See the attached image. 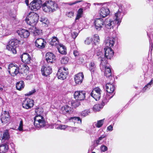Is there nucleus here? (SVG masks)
I'll list each match as a JSON object with an SVG mask.
<instances>
[{
  "mask_svg": "<svg viewBox=\"0 0 153 153\" xmlns=\"http://www.w3.org/2000/svg\"><path fill=\"white\" fill-rule=\"evenodd\" d=\"M116 41V38L115 37H107L105 39L104 44L107 48H104V52L105 54L103 55L101 52L102 49L100 48L99 52L96 53L97 55L98 56V59L99 60V58L101 57H102L103 55L107 59H110L113 57L114 52L113 50L110 48L114 46L115 42Z\"/></svg>",
  "mask_w": 153,
  "mask_h": 153,
  "instance_id": "1",
  "label": "nucleus"
},
{
  "mask_svg": "<svg viewBox=\"0 0 153 153\" xmlns=\"http://www.w3.org/2000/svg\"><path fill=\"white\" fill-rule=\"evenodd\" d=\"M29 68L27 66L23 67L21 69V71L19 70V67L16 64L13 63L10 64L8 67V71L9 73L12 76H14L18 73H27L28 72Z\"/></svg>",
  "mask_w": 153,
  "mask_h": 153,
  "instance_id": "2",
  "label": "nucleus"
},
{
  "mask_svg": "<svg viewBox=\"0 0 153 153\" xmlns=\"http://www.w3.org/2000/svg\"><path fill=\"white\" fill-rule=\"evenodd\" d=\"M104 56L102 55V57H101L99 58V61L100 62V66L101 68L105 69V75L108 78V80L110 81L114 80V77L112 76L111 69L108 67L107 65V61L106 59L104 58Z\"/></svg>",
  "mask_w": 153,
  "mask_h": 153,
  "instance_id": "3",
  "label": "nucleus"
},
{
  "mask_svg": "<svg viewBox=\"0 0 153 153\" xmlns=\"http://www.w3.org/2000/svg\"><path fill=\"white\" fill-rule=\"evenodd\" d=\"M39 19V16L37 14L30 12L26 16L25 21L27 25L34 26L38 22Z\"/></svg>",
  "mask_w": 153,
  "mask_h": 153,
  "instance_id": "4",
  "label": "nucleus"
},
{
  "mask_svg": "<svg viewBox=\"0 0 153 153\" xmlns=\"http://www.w3.org/2000/svg\"><path fill=\"white\" fill-rule=\"evenodd\" d=\"M34 124L37 129L45 126L46 123L44 117L41 115H36L34 118Z\"/></svg>",
  "mask_w": 153,
  "mask_h": 153,
  "instance_id": "5",
  "label": "nucleus"
},
{
  "mask_svg": "<svg viewBox=\"0 0 153 153\" xmlns=\"http://www.w3.org/2000/svg\"><path fill=\"white\" fill-rule=\"evenodd\" d=\"M125 14V9L124 7L122 5L120 6L119 7L117 12L115 14L114 18V21L117 23V27L120 25L121 20Z\"/></svg>",
  "mask_w": 153,
  "mask_h": 153,
  "instance_id": "6",
  "label": "nucleus"
},
{
  "mask_svg": "<svg viewBox=\"0 0 153 153\" xmlns=\"http://www.w3.org/2000/svg\"><path fill=\"white\" fill-rule=\"evenodd\" d=\"M19 42V41L17 39H12L9 42L6 48L13 54H16L17 52L16 48L18 46Z\"/></svg>",
  "mask_w": 153,
  "mask_h": 153,
  "instance_id": "7",
  "label": "nucleus"
},
{
  "mask_svg": "<svg viewBox=\"0 0 153 153\" xmlns=\"http://www.w3.org/2000/svg\"><path fill=\"white\" fill-rule=\"evenodd\" d=\"M55 5H56L53 1H47L42 5V7L44 11L46 12H53L55 10Z\"/></svg>",
  "mask_w": 153,
  "mask_h": 153,
  "instance_id": "8",
  "label": "nucleus"
},
{
  "mask_svg": "<svg viewBox=\"0 0 153 153\" xmlns=\"http://www.w3.org/2000/svg\"><path fill=\"white\" fill-rule=\"evenodd\" d=\"M96 5H102V7L100 11V15L101 17L104 18L107 16L110 13V10L108 7V5L106 4L102 3H94Z\"/></svg>",
  "mask_w": 153,
  "mask_h": 153,
  "instance_id": "9",
  "label": "nucleus"
},
{
  "mask_svg": "<svg viewBox=\"0 0 153 153\" xmlns=\"http://www.w3.org/2000/svg\"><path fill=\"white\" fill-rule=\"evenodd\" d=\"M116 25L117 23L114 21L110 19H107L104 21V26L105 30L108 31H112L113 28Z\"/></svg>",
  "mask_w": 153,
  "mask_h": 153,
  "instance_id": "10",
  "label": "nucleus"
},
{
  "mask_svg": "<svg viewBox=\"0 0 153 153\" xmlns=\"http://www.w3.org/2000/svg\"><path fill=\"white\" fill-rule=\"evenodd\" d=\"M68 74L67 68L63 67L59 69L57 74L58 79L64 80L66 78Z\"/></svg>",
  "mask_w": 153,
  "mask_h": 153,
  "instance_id": "11",
  "label": "nucleus"
},
{
  "mask_svg": "<svg viewBox=\"0 0 153 153\" xmlns=\"http://www.w3.org/2000/svg\"><path fill=\"white\" fill-rule=\"evenodd\" d=\"M112 97V96L111 98H110L108 97H105L104 96L102 100V103L101 104H97L95 105L93 108V111L94 112L99 111L100 109L103 108L104 105L108 102V100Z\"/></svg>",
  "mask_w": 153,
  "mask_h": 153,
  "instance_id": "12",
  "label": "nucleus"
},
{
  "mask_svg": "<svg viewBox=\"0 0 153 153\" xmlns=\"http://www.w3.org/2000/svg\"><path fill=\"white\" fill-rule=\"evenodd\" d=\"M30 5L32 10L36 11L42 6V1L41 0H34L30 3Z\"/></svg>",
  "mask_w": 153,
  "mask_h": 153,
  "instance_id": "13",
  "label": "nucleus"
},
{
  "mask_svg": "<svg viewBox=\"0 0 153 153\" xmlns=\"http://www.w3.org/2000/svg\"><path fill=\"white\" fill-rule=\"evenodd\" d=\"M102 92L101 90L99 88H95L91 91V96L96 100H98L100 99Z\"/></svg>",
  "mask_w": 153,
  "mask_h": 153,
  "instance_id": "14",
  "label": "nucleus"
},
{
  "mask_svg": "<svg viewBox=\"0 0 153 153\" xmlns=\"http://www.w3.org/2000/svg\"><path fill=\"white\" fill-rule=\"evenodd\" d=\"M94 23L95 29L97 30H101L104 26V21L101 18L96 19Z\"/></svg>",
  "mask_w": 153,
  "mask_h": 153,
  "instance_id": "15",
  "label": "nucleus"
},
{
  "mask_svg": "<svg viewBox=\"0 0 153 153\" xmlns=\"http://www.w3.org/2000/svg\"><path fill=\"white\" fill-rule=\"evenodd\" d=\"M33 105V100L29 98H26L22 102L23 107L26 109L31 108Z\"/></svg>",
  "mask_w": 153,
  "mask_h": 153,
  "instance_id": "16",
  "label": "nucleus"
},
{
  "mask_svg": "<svg viewBox=\"0 0 153 153\" xmlns=\"http://www.w3.org/2000/svg\"><path fill=\"white\" fill-rule=\"evenodd\" d=\"M85 92L84 91H76L74 94V98L78 100H82L85 99Z\"/></svg>",
  "mask_w": 153,
  "mask_h": 153,
  "instance_id": "17",
  "label": "nucleus"
},
{
  "mask_svg": "<svg viewBox=\"0 0 153 153\" xmlns=\"http://www.w3.org/2000/svg\"><path fill=\"white\" fill-rule=\"evenodd\" d=\"M17 33L21 38H27L30 35L28 31L23 28H20L17 31Z\"/></svg>",
  "mask_w": 153,
  "mask_h": 153,
  "instance_id": "18",
  "label": "nucleus"
},
{
  "mask_svg": "<svg viewBox=\"0 0 153 153\" xmlns=\"http://www.w3.org/2000/svg\"><path fill=\"white\" fill-rule=\"evenodd\" d=\"M46 43L45 40L42 38L37 39L35 42L36 46L39 48L43 49L46 45Z\"/></svg>",
  "mask_w": 153,
  "mask_h": 153,
  "instance_id": "19",
  "label": "nucleus"
},
{
  "mask_svg": "<svg viewBox=\"0 0 153 153\" xmlns=\"http://www.w3.org/2000/svg\"><path fill=\"white\" fill-rule=\"evenodd\" d=\"M22 61L26 63H30L31 58L30 56L27 53H23L20 56Z\"/></svg>",
  "mask_w": 153,
  "mask_h": 153,
  "instance_id": "20",
  "label": "nucleus"
},
{
  "mask_svg": "<svg viewBox=\"0 0 153 153\" xmlns=\"http://www.w3.org/2000/svg\"><path fill=\"white\" fill-rule=\"evenodd\" d=\"M46 60L48 63H52L55 60V56L52 53L48 52L45 56Z\"/></svg>",
  "mask_w": 153,
  "mask_h": 153,
  "instance_id": "21",
  "label": "nucleus"
},
{
  "mask_svg": "<svg viewBox=\"0 0 153 153\" xmlns=\"http://www.w3.org/2000/svg\"><path fill=\"white\" fill-rule=\"evenodd\" d=\"M74 81L76 84H81L84 79V75L82 73L76 74L74 76Z\"/></svg>",
  "mask_w": 153,
  "mask_h": 153,
  "instance_id": "22",
  "label": "nucleus"
},
{
  "mask_svg": "<svg viewBox=\"0 0 153 153\" xmlns=\"http://www.w3.org/2000/svg\"><path fill=\"white\" fill-rule=\"evenodd\" d=\"M41 72L43 75L47 76L52 73V68L49 66L43 67L41 68Z\"/></svg>",
  "mask_w": 153,
  "mask_h": 153,
  "instance_id": "23",
  "label": "nucleus"
},
{
  "mask_svg": "<svg viewBox=\"0 0 153 153\" xmlns=\"http://www.w3.org/2000/svg\"><path fill=\"white\" fill-rule=\"evenodd\" d=\"M110 82L106 84V90L107 92L110 94L112 93L114 90V86L113 84L112 80Z\"/></svg>",
  "mask_w": 153,
  "mask_h": 153,
  "instance_id": "24",
  "label": "nucleus"
},
{
  "mask_svg": "<svg viewBox=\"0 0 153 153\" xmlns=\"http://www.w3.org/2000/svg\"><path fill=\"white\" fill-rule=\"evenodd\" d=\"M1 120L2 123H6L10 120V116L9 113L6 111H5L4 114L2 115L1 117Z\"/></svg>",
  "mask_w": 153,
  "mask_h": 153,
  "instance_id": "25",
  "label": "nucleus"
},
{
  "mask_svg": "<svg viewBox=\"0 0 153 153\" xmlns=\"http://www.w3.org/2000/svg\"><path fill=\"white\" fill-rule=\"evenodd\" d=\"M10 138V135L8 130L5 131L0 136V139L2 141H4L5 140H7Z\"/></svg>",
  "mask_w": 153,
  "mask_h": 153,
  "instance_id": "26",
  "label": "nucleus"
},
{
  "mask_svg": "<svg viewBox=\"0 0 153 153\" xmlns=\"http://www.w3.org/2000/svg\"><path fill=\"white\" fill-rule=\"evenodd\" d=\"M59 52L62 54H66L67 53L66 48L63 45L59 44L57 46Z\"/></svg>",
  "mask_w": 153,
  "mask_h": 153,
  "instance_id": "27",
  "label": "nucleus"
},
{
  "mask_svg": "<svg viewBox=\"0 0 153 153\" xmlns=\"http://www.w3.org/2000/svg\"><path fill=\"white\" fill-rule=\"evenodd\" d=\"M8 149V145L6 144L0 145V153H4L7 152Z\"/></svg>",
  "mask_w": 153,
  "mask_h": 153,
  "instance_id": "28",
  "label": "nucleus"
},
{
  "mask_svg": "<svg viewBox=\"0 0 153 153\" xmlns=\"http://www.w3.org/2000/svg\"><path fill=\"white\" fill-rule=\"evenodd\" d=\"M50 44L52 46H57L59 44L58 39L57 37L53 36L51 38V40L50 42Z\"/></svg>",
  "mask_w": 153,
  "mask_h": 153,
  "instance_id": "29",
  "label": "nucleus"
},
{
  "mask_svg": "<svg viewBox=\"0 0 153 153\" xmlns=\"http://www.w3.org/2000/svg\"><path fill=\"white\" fill-rule=\"evenodd\" d=\"M70 122H72L74 123H77L81 124L82 123V120L79 117H72L70 118L69 119Z\"/></svg>",
  "mask_w": 153,
  "mask_h": 153,
  "instance_id": "30",
  "label": "nucleus"
},
{
  "mask_svg": "<svg viewBox=\"0 0 153 153\" xmlns=\"http://www.w3.org/2000/svg\"><path fill=\"white\" fill-rule=\"evenodd\" d=\"M89 69L91 71V74L94 73L96 69V65L93 62H91L89 65Z\"/></svg>",
  "mask_w": 153,
  "mask_h": 153,
  "instance_id": "31",
  "label": "nucleus"
},
{
  "mask_svg": "<svg viewBox=\"0 0 153 153\" xmlns=\"http://www.w3.org/2000/svg\"><path fill=\"white\" fill-rule=\"evenodd\" d=\"M24 82L22 81H20L16 83V87L17 90L20 91L24 88Z\"/></svg>",
  "mask_w": 153,
  "mask_h": 153,
  "instance_id": "32",
  "label": "nucleus"
},
{
  "mask_svg": "<svg viewBox=\"0 0 153 153\" xmlns=\"http://www.w3.org/2000/svg\"><path fill=\"white\" fill-rule=\"evenodd\" d=\"M92 42L94 44V45H96L97 44H99V43L100 41L99 37V36L97 34H95L93 39H92Z\"/></svg>",
  "mask_w": 153,
  "mask_h": 153,
  "instance_id": "33",
  "label": "nucleus"
},
{
  "mask_svg": "<svg viewBox=\"0 0 153 153\" xmlns=\"http://www.w3.org/2000/svg\"><path fill=\"white\" fill-rule=\"evenodd\" d=\"M71 106L73 108H76L80 105L79 100H72L71 101Z\"/></svg>",
  "mask_w": 153,
  "mask_h": 153,
  "instance_id": "34",
  "label": "nucleus"
},
{
  "mask_svg": "<svg viewBox=\"0 0 153 153\" xmlns=\"http://www.w3.org/2000/svg\"><path fill=\"white\" fill-rule=\"evenodd\" d=\"M91 113V110L90 109H85L84 110L82 111L81 112V115L83 117H85L88 115H89V114Z\"/></svg>",
  "mask_w": 153,
  "mask_h": 153,
  "instance_id": "35",
  "label": "nucleus"
},
{
  "mask_svg": "<svg viewBox=\"0 0 153 153\" xmlns=\"http://www.w3.org/2000/svg\"><path fill=\"white\" fill-rule=\"evenodd\" d=\"M104 120L105 119H103L100 120H98L97 123H95V126L98 128L101 127L102 126L104 123Z\"/></svg>",
  "mask_w": 153,
  "mask_h": 153,
  "instance_id": "36",
  "label": "nucleus"
},
{
  "mask_svg": "<svg viewBox=\"0 0 153 153\" xmlns=\"http://www.w3.org/2000/svg\"><path fill=\"white\" fill-rule=\"evenodd\" d=\"M69 61V58L68 57L65 56L62 58L61 60V62L62 64H67Z\"/></svg>",
  "mask_w": 153,
  "mask_h": 153,
  "instance_id": "37",
  "label": "nucleus"
},
{
  "mask_svg": "<svg viewBox=\"0 0 153 153\" xmlns=\"http://www.w3.org/2000/svg\"><path fill=\"white\" fill-rule=\"evenodd\" d=\"M94 55V53L91 50L87 51L85 53V56H86L88 58H90L92 57Z\"/></svg>",
  "mask_w": 153,
  "mask_h": 153,
  "instance_id": "38",
  "label": "nucleus"
},
{
  "mask_svg": "<svg viewBox=\"0 0 153 153\" xmlns=\"http://www.w3.org/2000/svg\"><path fill=\"white\" fill-rule=\"evenodd\" d=\"M79 58L77 61V62L79 64H82L84 62V58L85 57V55H80L79 56Z\"/></svg>",
  "mask_w": 153,
  "mask_h": 153,
  "instance_id": "39",
  "label": "nucleus"
},
{
  "mask_svg": "<svg viewBox=\"0 0 153 153\" xmlns=\"http://www.w3.org/2000/svg\"><path fill=\"white\" fill-rule=\"evenodd\" d=\"M43 112V109L41 108H38L35 110V113H36V115H41Z\"/></svg>",
  "mask_w": 153,
  "mask_h": 153,
  "instance_id": "40",
  "label": "nucleus"
},
{
  "mask_svg": "<svg viewBox=\"0 0 153 153\" xmlns=\"http://www.w3.org/2000/svg\"><path fill=\"white\" fill-rule=\"evenodd\" d=\"M151 87V86L148 83L143 88V89L142 90V91L143 92H145L147 90H148Z\"/></svg>",
  "mask_w": 153,
  "mask_h": 153,
  "instance_id": "41",
  "label": "nucleus"
},
{
  "mask_svg": "<svg viewBox=\"0 0 153 153\" xmlns=\"http://www.w3.org/2000/svg\"><path fill=\"white\" fill-rule=\"evenodd\" d=\"M23 120L22 119H21L19 123V126L18 128V129L19 131H21L23 130Z\"/></svg>",
  "mask_w": 153,
  "mask_h": 153,
  "instance_id": "42",
  "label": "nucleus"
},
{
  "mask_svg": "<svg viewBox=\"0 0 153 153\" xmlns=\"http://www.w3.org/2000/svg\"><path fill=\"white\" fill-rule=\"evenodd\" d=\"M40 21L41 22H42L46 25L48 24L49 23V21L48 19L44 17H42L41 18Z\"/></svg>",
  "mask_w": 153,
  "mask_h": 153,
  "instance_id": "43",
  "label": "nucleus"
},
{
  "mask_svg": "<svg viewBox=\"0 0 153 153\" xmlns=\"http://www.w3.org/2000/svg\"><path fill=\"white\" fill-rule=\"evenodd\" d=\"M92 42V38L90 37H88L86 38L85 41V43L87 45H89Z\"/></svg>",
  "mask_w": 153,
  "mask_h": 153,
  "instance_id": "44",
  "label": "nucleus"
},
{
  "mask_svg": "<svg viewBox=\"0 0 153 153\" xmlns=\"http://www.w3.org/2000/svg\"><path fill=\"white\" fill-rule=\"evenodd\" d=\"M66 114H69L72 113V111L71 110V108L67 105H65Z\"/></svg>",
  "mask_w": 153,
  "mask_h": 153,
  "instance_id": "45",
  "label": "nucleus"
},
{
  "mask_svg": "<svg viewBox=\"0 0 153 153\" xmlns=\"http://www.w3.org/2000/svg\"><path fill=\"white\" fill-rule=\"evenodd\" d=\"M36 30L34 32V33L35 35H40L42 32V30L35 28Z\"/></svg>",
  "mask_w": 153,
  "mask_h": 153,
  "instance_id": "46",
  "label": "nucleus"
},
{
  "mask_svg": "<svg viewBox=\"0 0 153 153\" xmlns=\"http://www.w3.org/2000/svg\"><path fill=\"white\" fill-rule=\"evenodd\" d=\"M100 149L102 152H105L107 150V147L104 145H102L100 147Z\"/></svg>",
  "mask_w": 153,
  "mask_h": 153,
  "instance_id": "47",
  "label": "nucleus"
},
{
  "mask_svg": "<svg viewBox=\"0 0 153 153\" xmlns=\"http://www.w3.org/2000/svg\"><path fill=\"white\" fill-rule=\"evenodd\" d=\"M71 36L74 39H75L77 36L78 33L76 31H73L71 33Z\"/></svg>",
  "mask_w": 153,
  "mask_h": 153,
  "instance_id": "48",
  "label": "nucleus"
},
{
  "mask_svg": "<svg viewBox=\"0 0 153 153\" xmlns=\"http://www.w3.org/2000/svg\"><path fill=\"white\" fill-rule=\"evenodd\" d=\"M73 54L74 56L76 57L79 55V53L77 49L73 51Z\"/></svg>",
  "mask_w": 153,
  "mask_h": 153,
  "instance_id": "49",
  "label": "nucleus"
},
{
  "mask_svg": "<svg viewBox=\"0 0 153 153\" xmlns=\"http://www.w3.org/2000/svg\"><path fill=\"white\" fill-rule=\"evenodd\" d=\"M65 108V106L63 107H62L61 109V112L62 114H66V112Z\"/></svg>",
  "mask_w": 153,
  "mask_h": 153,
  "instance_id": "50",
  "label": "nucleus"
},
{
  "mask_svg": "<svg viewBox=\"0 0 153 153\" xmlns=\"http://www.w3.org/2000/svg\"><path fill=\"white\" fill-rule=\"evenodd\" d=\"M83 1L82 0H77L76 1L73 2H69L67 3V4H69L70 5H72L73 4H75L76 3H77L79 2H81V1Z\"/></svg>",
  "mask_w": 153,
  "mask_h": 153,
  "instance_id": "51",
  "label": "nucleus"
},
{
  "mask_svg": "<svg viewBox=\"0 0 153 153\" xmlns=\"http://www.w3.org/2000/svg\"><path fill=\"white\" fill-rule=\"evenodd\" d=\"M68 127L67 126L65 125H60L59 127L58 128H59L61 129H65Z\"/></svg>",
  "mask_w": 153,
  "mask_h": 153,
  "instance_id": "52",
  "label": "nucleus"
},
{
  "mask_svg": "<svg viewBox=\"0 0 153 153\" xmlns=\"http://www.w3.org/2000/svg\"><path fill=\"white\" fill-rule=\"evenodd\" d=\"M113 130V126L112 125L108 126L107 128V131H111Z\"/></svg>",
  "mask_w": 153,
  "mask_h": 153,
  "instance_id": "53",
  "label": "nucleus"
},
{
  "mask_svg": "<svg viewBox=\"0 0 153 153\" xmlns=\"http://www.w3.org/2000/svg\"><path fill=\"white\" fill-rule=\"evenodd\" d=\"M66 15L68 17H71L73 16L74 12L72 11L69 12L67 13Z\"/></svg>",
  "mask_w": 153,
  "mask_h": 153,
  "instance_id": "54",
  "label": "nucleus"
},
{
  "mask_svg": "<svg viewBox=\"0 0 153 153\" xmlns=\"http://www.w3.org/2000/svg\"><path fill=\"white\" fill-rule=\"evenodd\" d=\"M36 92V90L35 89L32 90L31 91H29L28 93L27 94V96H30L33 94L35 93Z\"/></svg>",
  "mask_w": 153,
  "mask_h": 153,
  "instance_id": "55",
  "label": "nucleus"
},
{
  "mask_svg": "<svg viewBox=\"0 0 153 153\" xmlns=\"http://www.w3.org/2000/svg\"><path fill=\"white\" fill-rule=\"evenodd\" d=\"M83 13V9L82 8H79L77 12V14H80V15H82Z\"/></svg>",
  "mask_w": 153,
  "mask_h": 153,
  "instance_id": "56",
  "label": "nucleus"
},
{
  "mask_svg": "<svg viewBox=\"0 0 153 153\" xmlns=\"http://www.w3.org/2000/svg\"><path fill=\"white\" fill-rule=\"evenodd\" d=\"M106 136H107L105 135H102L101 136H100L98 138L99 140H101L103 139L105 137H106Z\"/></svg>",
  "mask_w": 153,
  "mask_h": 153,
  "instance_id": "57",
  "label": "nucleus"
},
{
  "mask_svg": "<svg viewBox=\"0 0 153 153\" xmlns=\"http://www.w3.org/2000/svg\"><path fill=\"white\" fill-rule=\"evenodd\" d=\"M82 16V15L80 14H77L75 18V21H76L77 20L79 19L80 18H81Z\"/></svg>",
  "mask_w": 153,
  "mask_h": 153,
  "instance_id": "58",
  "label": "nucleus"
},
{
  "mask_svg": "<svg viewBox=\"0 0 153 153\" xmlns=\"http://www.w3.org/2000/svg\"><path fill=\"white\" fill-rule=\"evenodd\" d=\"M100 140H99V139L97 140L96 141V143L97 145H98L99 144H101L102 143H101Z\"/></svg>",
  "mask_w": 153,
  "mask_h": 153,
  "instance_id": "59",
  "label": "nucleus"
},
{
  "mask_svg": "<svg viewBox=\"0 0 153 153\" xmlns=\"http://www.w3.org/2000/svg\"><path fill=\"white\" fill-rule=\"evenodd\" d=\"M149 83L151 86L152 85H153V78L151 79V81Z\"/></svg>",
  "mask_w": 153,
  "mask_h": 153,
  "instance_id": "60",
  "label": "nucleus"
},
{
  "mask_svg": "<svg viewBox=\"0 0 153 153\" xmlns=\"http://www.w3.org/2000/svg\"><path fill=\"white\" fill-rule=\"evenodd\" d=\"M5 91V90H4L2 87H0V92L1 91Z\"/></svg>",
  "mask_w": 153,
  "mask_h": 153,
  "instance_id": "61",
  "label": "nucleus"
},
{
  "mask_svg": "<svg viewBox=\"0 0 153 153\" xmlns=\"http://www.w3.org/2000/svg\"><path fill=\"white\" fill-rule=\"evenodd\" d=\"M25 3L27 5H28V0H25Z\"/></svg>",
  "mask_w": 153,
  "mask_h": 153,
  "instance_id": "62",
  "label": "nucleus"
},
{
  "mask_svg": "<svg viewBox=\"0 0 153 153\" xmlns=\"http://www.w3.org/2000/svg\"><path fill=\"white\" fill-rule=\"evenodd\" d=\"M72 129L73 130H74L75 129H76L77 128L76 127H72Z\"/></svg>",
  "mask_w": 153,
  "mask_h": 153,
  "instance_id": "63",
  "label": "nucleus"
},
{
  "mask_svg": "<svg viewBox=\"0 0 153 153\" xmlns=\"http://www.w3.org/2000/svg\"><path fill=\"white\" fill-rule=\"evenodd\" d=\"M150 49H151V48H152V47L153 46V44H150Z\"/></svg>",
  "mask_w": 153,
  "mask_h": 153,
  "instance_id": "64",
  "label": "nucleus"
}]
</instances>
